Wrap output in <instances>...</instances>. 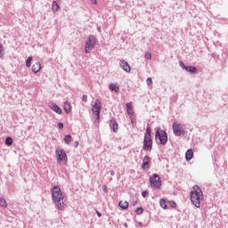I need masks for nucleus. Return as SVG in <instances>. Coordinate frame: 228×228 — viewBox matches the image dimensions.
I'll list each match as a JSON object with an SVG mask.
<instances>
[{"instance_id": "20e7f679", "label": "nucleus", "mask_w": 228, "mask_h": 228, "mask_svg": "<svg viewBox=\"0 0 228 228\" xmlns=\"http://www.w3.org/2000/svg\"><path fill=\"white\" fill-rule=\"evenodd\" d=\"M95 44H97V38H95V36L89 35L86 41L85 53L86 54H90V52L93 49H95Z\"/></svg>"}, {"instance_id": "aec40b11", "label": "nucleus", "mask_w": 228, "mask_h": 228, "mask_svg": "<svg viewBox=\"0 0 228 228\" xmlns=\"http://www.w3.org/2000/svg\"><path fill=\"white\" fill-rule=\"evenodd\" d=\"M109 90H110V92H115L116 94H118V92H120V87H118V86L115 84H110L109 85Z\"/></svg>"}, {"instance_id": "9b49d317", "label": "nucleus", "mask_w": 228, "mask_h": 228, "mask_svg": "<svg viewBox=\"0 0 228 228\" xmlns=\"http://www.w3.org/2000/svg\"><path fill=\"white\" fill-rule=\"evenodd\" d=\"M119 66L121 67V69H123V70H125V72H131V66H129V63L127 61L124 60L120 61Z\"/></svg>"}, {"instance_id": "6e6552de", "label": "nucleus", "mask_w": 228, "mask_h": 228, "mask_svg": "<svg viewBox=\"0 0 228 228\" xmlns=\"http://www.w3.org/2000/svg\"><path fill=\"white\" fill-rule=\"evenodd\" d=\"M101 110H102L101 102L99 100H96V102H94L92 108L93 113L96 115V120H99L101 118Z\"/></svg>"}, {"instance_id": "c85d7f7f", "label": "nucleus", "mask_w": 228, "mask_h": 228, "mask_svg": "<svg viewBox=\"0 0 228 228\" xmlns=\"http://www.w3.org/2000/svg\"><path fill=\"white\" fill-rule=\"evenodd\" d=\"M135 213H136V215H142V213H143V208H142V207L137 208L135 209Z\"/></svg>"}, {"instance_id": "58836bf2", "label": "nucleus", "mask_w": 228, "mask_h": 228, "mask_svg": "<svg viewBox=\"0 0 228 228\" xmlns=\"http://www.w3.org/2000/svg\"><path fill=\"white\" fill-rule=\"evenodd\" d=\"M77 147H79V142H75V149H77Z\"/></svg>"}, {"instance_id": "4be33fe9", "label": "nucleus", "mask_w": 228, "mask_h": 228, "mask_svg": "<svg viewBox=\"0 0 228 228\" xmlns=\"http://www.w3.org/2000/svg\"><path fill=\"white\" fill-rule=\"evenodd\" d=\"M119 208H121V209H127V208H129V202L127 201H119L118 203Z\"/></svg>"}, {"instance_id": "0eeeda50", "label": "nucleus", "mask_w": 228, "mask_h": 228, "mask_svg": "<svg viewBox=\"0 0 228 228\" xmlns=\"http://www.w3.org/2000/svg\"><path fill=\"white\" fill-rule=\"evenodd\" d=\"M55 154L58 163H61V161H65V163H67V161H69V158L67 157L65 150L58 148L55 151Z\"/></svg>"}, {"instance_id": "393cba45", "label": "nucleus", "mask_w": 228, "mask_h": 228, "mask_svg": "<svg viewBox=\"0 0 228 228\" xmlns=\"http://www.w3.org/2000/svg\"><path fill=\"white\" fill-rule=\"evenodd\" d=\"M12 144H13V139L12 137H6L5 138V145L10 147Z\"/></svg>"}, {"instance_id": "2eb2a0df", "label": "nucleus", "mask_w": 228, "mask_h": 228, "mask_svg": "<svg viewBox=\"0 0 228 228\" xmlns=\"http://www.w3.org/2000/svg\"><path fill=\"white\" fill-rule=\"evenodd\" d=\"M41 69L42 65L40 64V62H36L32 65V72H34V74H38V72H40Z\"/></svg>"}, {"instance_id": "a878e982", "label": "nucleus", "mask_w": 228, "mask_h": 228, "mask_svg": "<svg viewBox=\"0 0 228 228\" xmlns=\"http://www.w3.org/2000/svg\"><path fill=\"white\" fill-rule=\"evenodd\" d=\"M0 206L2 208H8V205L6 204V200H4V198H0Z\"/></svg>"}, {"instance_id": "423d86ee", "label": "nucleus", "mask_w": 228, "mask_h": 228, "mask_svg": "<svg viewBox=\"0 0 228 228\" xmlns=\"http://www.w3.org/2000/svg\"><path fill=\"white\" fill-rule=\"evenodd\" d=\"M172 129L175 136H182V134H184V128L181 123L174 122L172 125Z\"/></svg>"}, {"instance_id": "a19ab883", "label": "nucleus", "mask_w": 228, "mask_h": 228, "mask_svg": "<svg viewBox=\"0 0 228 228\" xmlns=\"http://www.w3.org/2000/svg\"><path fill=\"white\" fill-rule=\"evenodd\" d=\"M136 204H138V201L135 200L132 203V206H136Z\"/></svg>"}, {"instance_id": "f8f14e48", "label": "nucleus", "mask_w": 228, "mask_h": 228, "mask_svg": "<svg viewBox=\"0 0 228 228\" xmlns=\"http://www.w3.org/2000/svg\"><path fill=\"white\" fill-rule=\"evenodd\" d=\"M151 163V157L146 155L142 159V170H147L149 168V164Z\"/></svg>"}, {"instance_id": "7c9ffc66", "label": "nucleus", "mask_w": 228, "mask_h": 228, "mask_svg": "<svg viewBox=\"0 0 228 228\" xmlns=\"http://www.w3.org/2000/svg\"><path fill=\"white\" fill-rule=\"evenodd\" d=\"M179 65L182 69H183V70H186V68L188 67V66L184 65V62H183V61H179Z\"/></svg>"}, {"instance_id": "6ab92c4d", "label": "nucleus", "mask_w": 228, "mask_h": 228, "mask_svg": "<svg viewBox=\"0 0 228 228\" xmlns=\"http://www.w3.org/2000/svg\"><path fill=\"white\" fill-rule=\"evenodd\" d=\"M142 149L143 151H152V141L143 142Z\"/></svg>"}, {"instance_id": "72a5a7b5", "label": "nucleus", "mask_w": 228, "mask_h": 228, "mask_svg": "<svg viewBox=\"0 0 228 228\" xmlns=\"http://www.w3.org/2000/svg\"><path fill=\"white\" fill-rule=\"evenodd\" d=\"M142 196L143 197V199H146V197H149V191H143L142 192Z\"/></svg>"}, {"instance_id": "4c0bfd02", "label": "nucleus", "mask_w": 228, "mask_h": 228, "mask_svg": "<svg viewBox=\"0 0 228 228\" xmlns=\"http://www.w3.org/2000/svg\"><path fill=\"white\" fill-rule=\"evenodd\" d=\"M95 213L99 218H101V216H102V214L101 212H99V210H96Z\"/></svg>"}, {"instance_id": "2f4dec72", "label": "nucleus", "mask_w": 228, "mask_h": 228, "mask_svg": "<svg viewBox=\"0 0 228 228\" xmlns=\"http://www.w3.org/2000/svg\"><path fill=\"white\" fill-rule=\"evenodd\" d=\"M146 85H147L148 86H151V85H152V78H151V77H148V78L146 79Z\"/></svg>"}, {"instance_id": "412c9836", "label": "nucleus", "mask_w": 228, "mask_h": 228, "mask_svg": "<svg viewBox=\"0 0 228 228\" xmlns=\"http://www.w3.org/2000/svg\"><path fill=\"white\" fill-rule=\"evenodd\" d=\"M63 140H64V143H66V145H70V142H72V135L67 134L64 136Z\"/></svg>"}, {"instance_id": "c03bdc74", "label": "nucleus", "mask_w": 228, "mask_h": 228, "mask_svg": "<svg viewBox=\"0 0 228 228\" xmlns=\"http://www.w3.org/2000/svg\"><path fill=\"white\" fill-rule=\"evenodd\" d=\"M125 227H127V224L126 223L125 224Z\"/></svg>"}, {"instance_id": "c756f323", "label": "nucleus", "mask_w": 228, "mask_h": 228, "mask_svg": "<svg viewBox=\"0 0 228 228\" xmlns=\"http://www.w3.org/2000/svg\"><path fill=\"white\" fill-rule=\"evenodd\" d=\"M128 117L130 118V120H131L132 124H134V122H136V116H134V114H132Z\"/></svg>"}, {"instance_id": "c9c22d12", "label": "nucleus", "mask_w": 228, "mask_h": 228, "mask_svg": "<svg viewBox=\"0 0 228 228\" xmlns=\"http://www.w3.org/2000/svg\"><path fill=\"white\" fill-rule=\"evenodd\" d=\"M57 126H58L59 129H63V127H64V125H63V123H61V122H59V123L57 124Z\"/></svg>"}, {"instance_id": "9d476101", "label": "nucleus", "mask_w": 228, "mask_h": 228, "mask_svg": "<svg viewBox=\"0 0 228 228\" xmlns=\"http://www.w3.org/2000/svg\"><path fill=\"white\" fill-rule=\"evenodd\" d=\"M151 126L148 125L146 127V132L144 134L143 142H152V136L151 135Z\"/></svg>"}, {"instance_id": "cd10ccee", "label": "nucleus", "mask_w": 228, "mask_h": 228, "mask_svg": "<svg viewBox=\"0 0 228 228\" xmlns=\"http://www.w3.org/2000/svg\"><path fill=\"white\" fill-rule=\"evenodd\" d=\"M4 56V46H3V44L0 45V58H3Z\"/></svg>"}, {"instance_id": "4468645a", "label": "nucleus", "mask_w": 228, "mask_h": 228, "mask_svg": "<svg viewBox=\"0 0 228 228\" xmlns=\"http://www.w3.org/2000/svg\"><path fill=\"white\" fill-rule=\"evenodd\" d=\"M63 110L65 111V113H67V115H69V113H70V111H72V105L70 104V102H65L63 104Z\"/></svg>"}, {"instance_id": "a211bd4d", "label": "nucleus", "mask_w": 228, "mask_h": 228, "mask_svg": "<svg viewBox=\"0 0 228 228\" xmlns=\"http://www.w3.org/2000/svg\"><path fill=\"white\" fill-rule=\"evenodd\" d=\"M192 159H193V150L189 149L185 152V159L186 161H191Z\"/></svg>"}, {"instance_id": "b1692460", "label": "nucleus", "mask_w": 228, "mask_h": 228, "mask_svg": "<svg viewBox=\"0 0 228 228\" xmlns=\"http://www.w3.org/2000/svg\"><path fill=\"white\" fill-rule=\"evenodd\" d=\"M52 10L53 12H58L60 10V5L55 1L52 4Z\"/></svg>"}, {"instance_id": "473e14b6", "label": "nucleus", "mask_w": 228, "mask_h": 228, "mask_svg": "<svg viewBox=\"0 0 228 228\" xmlns=\"http://www.w3.org/2000/svg\"><path fill=\"white\" fill-rule=\"evenodd\" d=\"M169 206L171 208H177V203H175V201H174V200H171V201H169Z\"/></svg>"}, {"instance_id": "f03ea898", "label": "nucleus", "mask_w": 228, "mask_h": 228, "mask_svg": "<svg viewBox=\"0 0 228 228\" xmlns=\"http://www.w3.org/2000/svg\"><path fill=\"white\" fill-rule=\"evenodd\" d=\"M191 195V201L195 208H200V202L204 200V192L202 191V189H200V186L194 185L192 187V191L190 192Z\"/></svg>"}, {"instance_id": "79ce46f5", "label": "nucleus", "mask_w": 228, "mask_h": 228, "mask_svg": "<svg viewBox=\"0 0 228 228\" xmlns=\"http://www.w3.org/2000/svg\"><path fill=\"white\" fill-rule=\"evenodd\" d=\"M110 175H112V176L115 175V171H111Z\"/></svg>"}, {"instance_id": "a18cd8bd", "label": "nucleus", "mask_w": 228, "mask_h": 228, "mask_svg": "<svg viewBox=\"0 0 228 228\" xmlns=\"http://www.w3.org/2000/svg\"><path fill=\"white\" fill-rule=\"evenodd\" d=\"M139 224L142 225V223L140 222Z\"/></svg>"}, {"instance_id": "f257e3e1", "label": "nucleus", "mask_w": 228, "mask_h": 228, "mask_svg": "<svg viewBox=\"0 0 228 228\" xmlns=\"http://www.w3.org/2000/svg\"><path fill=\"white\" fill-rule=\"evenodd\" d=\"M52 200L53 204H55V208L59 209V211H63L65 208H67V204H65V197L61 192V189L59 185H54L52 189Z\"/></svg>"}, {"instance_id": "f704fd0d", "label": "nucleus", "mask_w": 228, "mask_h": 228, "mask_svg": "<svg viewBox=\"0 0 228 228\" xmlns=\"http://www.w3.org/2000/svg\"><path fill=\"white\" fill-rule=\"evenodd\" d=\"M82 101L83 102H88V96L86 94H83Z\"/></svg>"}, {"instance_id": "f3484780", "label": "nucleus", "mask_w": 228, "mask_h": 228, "mask_svg": "<svg viewBox=\"0 0 228 228\" xmlns=\"http://www.w3.org/2000/svg\"><path fill=\"white\" fill-rule=\"evenodd\" d=\"M186 72H189L190 74H197L199 72V69L195 66H187L185 68Z\"/></svg>"}, {"instance_id": "dca6fc26", "label": "nucleus", "mask_w": 228, "mask_h": 228, "mask_svg": "<svg viewBox=\"0 0 228 228\" xmlns=\"http://www.w3.org/2000/svg\"><path fill=\"white\" fill-rule=\"evenodd\" d=\"M126 113H127L128 116L134 115V110H133V103L132 102L126 103Z\"/></svg>"}, {"instance_id": "7ed1b4c3", "label": "nucleus", "mask_w": 228, "mask_h": 228, "mask_svg": "<svg viewBox=\"0 0 228 228\" xmlns=\"http://www.w3.org/2000/svg\"><path fill=\"white\" fill-rule=\"evenodd\" d=\"M155 142L158 145H165L168 142V134L161 127L155 128Z\"/></svg>"}, {"instance_id": "39448f33", "label": "nucleus", "mask_w": 228, "mask_h": 228, "mask_svg": "<svg viewBox=\"0 0 228 228\" xmlns=\"http://www.w3.org/2000/svg\"><path fill=\"white\" fill-rule=\"evenodd\" d=\"M150 186L155 190H159L161 188V177L156 173L150 177Z\"/></svg>"}, {"instance_id": "ea45409f", "label": "nucleus", "mask_w": 228, "mask_h": 228, "mask_svg": "<svg viewBox=\"0 0 228 228\" xmlns=\"http://www.w3.org/2000/svg\"><path fill=\"white\" fill-rule=\"evenodd\" d=\"M91 3H92L93 4H97V0H91Z\"/></svg>"}, {"instance_id": "ddd939ff", "label": "nucleus", "mask_w": 228, "mask_h": 228, "mask_svg": "<svg viewBox=\"0 0 228 228\" xmlns=\"http://www.w3.org/2000/svg\"><path fill=\"white\" fill-rule=\"evenodd\" d=\"M110 127L112 129L113 133H117V131H118V123H117L115 118H111L110 120Z\"/></svg>"}, {"instance_id": "e433bc0d", "label": "nucleus", "mask_w": 228, "mask_h": 228, "mask_svg": "<svg viewBox=\"0 0 228 228\" xmlns=\"http://www.w3.org/2000/svg\"><path fill=\"white\" fill-rule=\"evenodd\" d=\"M145 58H146V60H151L152 55L151 53H147V54H145Z\"/></svg>"}, {"instance_id": "bb28decb", "label": "nucleus", "mask_w": 228, "mask_h": 228, "mask_svg": "<svg viewBox=\"0 0 228 228\" xmlns=\"http://www.w3.org/2000/svg\"><path fill=\"white\" fill-rule=\"evenodd\" d=\"M31 61H33V57H31V56L28 57V59L26 61V67L27 68L31 67Z\"/></svg>"}, {"instance_id": "1a4fd4ad", "label": "nucleus", "mask_w": 228, "mask_h": 228, "mask_svg": "<svg viewBox=\"0 0 228 228\" xmlns=\"http://www.w3.org/2000/svg\"><path fill=\"white\" fill-rule=\"evenodd\" d=\"M50 110H52V111H54V113H57V115H61V113H63V110H61V108H60V106H58L56 103H51L49 105Z\"/></svg>"}, {"instance_id": "37998d69", "label": "nucleus", "mask_w": 228, "mask_h": 228, "mask_svg": "<svg viewBox=\"0 0 228 228\" xmlns=\"http://www.w3.org/2000/svg\"><path fill=\"white\" fill-rule=\"evenodd\" d=\"M97 29H98V31H101V27H98V28H97Z\"/></svg>"}, {"instance_id": "5701e85b", "label": "nucleus", "mask_w": 228, "mask_h": 228, "mask_svg": "<svg viewBox=\"0 0 228 228\" xmlns=\"http://www.w3.org/2000/svg\"><path fill=\"white\" fill-rule=\"evenodd\" d=\"M159 205L163 209H167L168 208V205H167V200H165V199H160Z\"/></svg>"}]
</instances>
